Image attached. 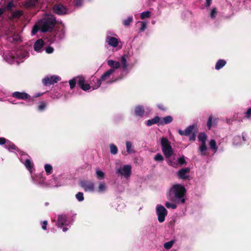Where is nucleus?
<instances>
[{
    "label": "nucleus",
    "instance_id": "obj_1",
    "mask_svg": "<svg viewBox=\"0 0 251 251\" xmlns=\"http://www.w3.org/2000/svg\"><path fill=\"white\" fill-rule=\"evenodd\" d=\"M55 24L56 19L54 15L52 14L46 15L33 26L31 35H34L39 30L42 32L50 31L54 28Z\"/></svg>",
    "mask_w": 251,
    "mask_h": 251
},
{
    "label": "nucleus",
    "instance_id": "obj_2",
    "mask_svg": "<svg viewBox=\"0 0 251 251\" xmlns=\"http://www.w3.org/2000/svg\"><path fill=\"white\" fill-rule=\"evenodd\" d=\"M185 188L179 184L172 186L167 194L168 199L171 201L183 203L185 202Z\"/></svg>",
    "mask_w": 251,
    "mask_h": 251
},
{
    "label": "nucleus",
    "instance_id": "obj_3",
    "mask_svg": "<svg viewBox=\"0 0 251 251\" xmlns=\"http://www.w3.org/2000/svg\"><path fill=\"white\" fill-rule=\"evenodd\" d=\"M115 71L113 69H110L105 72L100 79L96 76H92L90 79V84L92 90L98 89L101 84L102 82H106L107 83H112L115 82L118 79L110 80L111 76L115 73Z\"/></svg>",
    "mask_w": 251,
    "mask_h": 251
},
{
    "label": "nucleus",
    "instance_id": "obj_4",
    "mask_svg": "<svg viewBox=\"0 0 251 251\" xmlns=\"http://www.w3.org/2000/svg\"><path fill=\"white\" fill-rule=\"evenodd\" d=\"M14 52H8L3 56V58L6 62L10 64L16 63L19 64L20 62H23V59L28 56V53L25 51H20L15 56Z\"/></svg>",
    "mask_w": 251,
    "mask_h": 251
},
{
    "label": "nucleus",
    "instance_id": "obj_5",
    "mask_svg": "<svg viewBox=\"0 0 251 251\" xmlns=\"http://www.w3.org/2000/svg\"><path fill=\"white\" fill-rule=\"evenodd\" d=\"M79 86L84 91H88L91 88L89 84L85 83V80L83 76H78L76 78H74L69 80V84L71 89H73L75 85L76 82Z\"/></svg>",
    "mask_w": 251,
    "mask_h": 251
},
{
    "label": "nucleus",
    "instance_id": "obj_6",
    "mask_svg": "<svg viewBox=\"0 0 251 251\" xmlns=\"http://www.w3.org/2000/svg\"><path fill=\"white\" fill-rule=\"evenodd\" d=\"M197 130V126L196 125H192L188 126L185 130H182L178 129V133L182 136H189L190 135L189 140L195 141L196 139V132Z\"/></svg>",
    "mask_w": 251,
    "mask_h": 251
},
{
    "label": "nucleus",
    "instance_id": "obj_7",
    "mask_svg": "<svg viewBox=\"0 0 251 251\" xmlns=\"http://www.w3.org/2000/svg\"><path fill=\"white\" fill-rule=\"evenodd\" d=\"M161 145L162 152L166 158L171 157L173 154V151L168 139L162 137L161 139Z\"/></svg>",
    "mask_w": 251,
    "mask_h": 251
},
{
    "label": "nucleus",
    "instance_id": "obj_8",
    "mask_svg": "<svg viewBox=\"0 0 251 251\" xmlns=\"http://www.w3.org/2000/svg\"><path fill=\"white\" fill-rule=\"evenodd\" d=\"M20 161L25 165L26 168L31 174L32 173L33 163L30 160V157L25 152L22 151L19 152Z\"/></svg>",
    "mask_w": 251,
    "mask_h": 251
},
{
    "label": "nucleus",
    "instance_id": "obj_9",
    "mask_svg": "<svg viewBox=\"0 0 251 251\" xmlns=\"http://www.w3.org/2000/svg\"><path fill=\"white\" fill-rule=\"evenodd\" d=\"M116 173L118 176L128 178L131 173V166L130 165H124L117 169Z\"/></svg>",
    "mask_w": 251,
    "mask_h": 251
},
{
    "label": "nucleus",
    "instance_id": "obj_10",
    "mask_svg": "<svg viewBox=\"0 0 251 251\" xmlns=\"http://www.w3.org/2000/svg\"><path fill=\"white\" fill-rule=\"evenodd\" d=\"M156 212L158 221L160 223L163 222L168 213L166 209L163 205L158 204L156 206Z\"/></svg>",
    "mask_w": 251,
    "mask_h": 251
},
{
    "label": "nucleus",
    "instance_id": "obj_11",
    "mask_svg": "<svg viewBox=\"0 0 251 251\" xmlns=\"http://www.w3.org/2000/svg\"><path fill=\"white\" fill-rule=\"evenodd\" d=\"M54 13L57 15H62L70 13V11L63 5L55 4L53 7Z\"/></svg>",
    "mask_w": 251,
    "mask_h": 251
},
{
    "label": "nucleus",
    "instance_id": "obj_12",
    "mask_svg": "<svg viewBox=\"0 0 251 251\" xmlns=\"http://www.w3.org/2000/svg\"><path fill=\"white\" fill-rule=\"evenodd\" d=\"M60 79V78L59 76L52 75L50 77H45L43 79L42 82L45 85H50L57 83Z\"/></svg>",
    "mask_w": 251,
    "mask_h": 251
},
{
    "label": "nucleus",
    "instance_id": "obj_13",
    "mask_svg": "<svg viewBox=\"0 0 251 251\" xmlns=\"http://www.w3.org/2000/svg\"><path fill=\"white\" fill-rule=\"evenodd\" d=\"M80 185L86 192H92L94 191V183L92 182L82 180L80 182Z\"/></svg>",
    "mask_w": 251,
    "mask_h": 251
},
{
    "label": "nucleus",
    "instance_id": "obj_14",
    "mask_svg": "<svg viewBox=\"0 0 251 251\" xmlns=\"http://www.w3.org/2000/svg\"><path fill=\"white\" fill-rule=\"evenodd\" d=\"M106 42L110 46L116 48L118 46L119 43H120V41L114 37H111L110 35H107L106 38Z\"/></svg>",
    "mask_w": 251,
    "mask_h": 251
},
{
    "label": "nucleus",
    "instance_id": "obj_15",
    "mask_svg": "<svg viewBox=\"0 0 251 251\" xmlns=\"http://www.w3.org/2000/svg\"><path fill=\"white\" fill-rule=\"evenodd\" d=\"M70 222L68 220L67 217L65 215H59L57 226L58 227H61L62 226H67L69 225Z\"/></svg>",
    "mask_w": 251,
    "mask_h": 251
},
{
    "label": "nucleus",
    "instance_id": "obj_16",
    "mask_svg": "<svg viewBox=\"0 0 251 251\" xmlns=\"http://www.w3.org/2000/svg\"><path fill=\"white\" fill-rule=\"evenodd\" d=\"M190 169L189 168H182L177 172L178 177L182 179H186L189 177Z\"/></svg>",
    "mask_w": 251,
    "mask_h": 251
},
{
    "label": "nucleus",
    "instance_id": "obj_17",
    "mask_svg": "<svg viewBox=\"0 0 251 251\" xmlns=\"http://www.w3.org/2000/svg\"><path fill=\"white\" fill-rule=\"evenodd\" d=\"M37 178L39 179V180L38 182H36L34 180V179L33 178L34 182L35 183L38 184L42 186H50V187L56 186V185L53 183L52 181L50 183H47L45 180V178L42 177L41 175H39L37 176Z\"/></svg>",
    "mask_w": 251,
    "mask_h": 251
},
{
    "label": "nucleus",
    "instance_id": "obj_18",
    "mask_svg": "<svg viewBox=\"0 0 251 251\" xmlns=\"http://www.w3.org/2000/svg\"><path fill=\"white\" fill-rule=\"evenodd\" d=\"M12 96L14 98L24 100L28 99L29 98V95L24 92H15L12 93Z\"/></svg>",
    "mask_w": 251,
    "mask_h": 251
},
{
    "label": "nucleus",
    "instance_id": "obj_19",
    "mask_svg": "<svg viewBox=\"0 0 251 251\" xmlns=\"http://www.w3.org/2000/svg\"><path fill=\"white\" fill-rule=\"evenodd\" d=\"M44 42L42 39H39L34 44V49L37 52H41L42 50Z\"/></svg>",
    "mask_w": 251,
    "mask_h": 251
},
{
    "label": "nucleus",
    "instance_id": "obj_20",
    "mask_svg": "<svg viewBox=\"0 0 251 251\" xmlns=\"http://www.w3.org/2000/svg\"><path fill=\"white\" fill-rule=\"evenodd\" d=\"M121 66L122 67V73H125L126 74L128 73L127 71V67L128 64L126 61V56L124 55L122 56L121 59Z\"/></svg>",
    "mask_w": 251,
    "mask_h": 251
},
{
    "label": "nucleus",
    "instance_id": "obj_21",
    "mask_svg": "<svg viewBox=\"0 0 251 251\" xmlns=\"http://www.w3.org/2000/svg\"><path fill=\"white\" fill-rule=\"evenodd\" d=\"M218 122V119L213 118L212 116H210L207 122V126L208 129H210L212 126H216Z\"/></svg>",
    "mask_w": 251,
    "mask_h": 251
},
{
    "label": "nucleus",
    "instance_id": "obj_22",
    "mask_svg": "<svg viewBox=\"0 0 251 251\" xmlns=\"http://www.w3.org/2000/svg\"><path fill=\"white\" fill-rule=\"evenodd\" d=\"M107 64L111 69H113L115 70V69L119 68L120 67V63L119 62L111 59L107 61Z\"/></svg>",
    "mask_w": 251,
    "mask_h": 251
},
{
    "label": "nucleus",
    "instance_id": "obj_23",
    "mask_svg": "<svg viewBox=\"0 0 251 251\" xmlns=\"http://www.w3.org/2000/svg\"><path fill=\"white\" fill-rule=\"evenodd\" d=\"M23 14V12L20 10H17L15 11H13L11 13V16L9 17V19L11 20L18 19L21 17Z\"/></svg>",
    "mask_w": 251,
    "mask_h": 251
},
{
    "label": "nucleus",
    "instance_id": "obj_24",
    "mask_svg": "<svg viewBox=\"0 0 251 251\" xmlns=\"http://www.w3.org/2000/svg\"><path fill=\"white\" fill-rule=\"evenodd\" d=\"M160 118L158 116H156L153 119L148 120L146 122V124L148 126H151L154 124L158 123L160 124Z\"/></svg>",
    "mask_w": 251,
    "mask_h": 251
},
{
    "label": "nucleus",
    "instance_id": "obj_25",
    "mask_svg": "<svg viewBox=\"0 0 251 251\" xmlns=\"http://www.w3.org/2000/svg\"><path fill=\"white\" fill-rule=\"evenodd\" d=\"M173 121V118L171 116H167L164 118H160V125H163L168 124Z\"/></svg>",
    "mask_w": 251,
    "mask_h": 251
},
{
    "label": "nucleus",
    "instance_id": "obj_26",
    "mask_svg": "<svg viewBox=\"0 0 251 251\" xmlns=\"http://www.w3.org/2000/svg\"><path fill=\"white\" fill-rule=\"evenodd\" d=\"M65 35V29L64 27L59 28L58 31L56 33V37L59 39H61L64 38Z\"/></svg>",
    "mask_w": 251,
    "mask_h": 251
},
{
    "label": "nucleus",
    "instance_id": "obj_27",
    "mask_svg": "<svg viewBox=\"0 0 251 251\" xmlns=\"http://www.w3.org/2000/svg\"><path fill=\"white\" fill-rule=\"evenodd\" d=\"M210 149L216 153L218 151V147L216 145V141L214 139H211L209 142Z\"/></svg>",
    "mask_w": 251,
    "mask_h": 251
},
{
    "label": "nucleus",
    "instance_id": "obj_28",
    "mask_svg": "<svg viewBox=\"0 0 251 251\" xmlns=\"http://www.w3.org/2000/svg\"><path fill=\"white\" fill-rule=\"evenodd\" d=\"M126 151L129 154L134 153L135 151L132 143L130 141H126Z\"/></svg>",
    "mask_w": 251,
    "mask_h": 251
},
{
    "label": "nucleus",
    "instance_id": "obj_29",
    "mask_svg": "<svg viewBox=\"0 0 251 251\" xmlns=\"http://www.w3.org/2000/svg\"><path fill=\"white\" fill-rule=\"evenodd\" d=\"M135 113L137 116L141 117L144 113V109L142 106L139 105L135 108Z\"/></svg>",
    "mask_w": 251,
    "mask_h": 251
},
{
    "label": "nucleus",
    "instance_id": "obj_30",
    "mask_svg": "<svg viewBox=\"0 0 251 251\" xmlns=\"http://www.w3.org/2000/svg\"><path fill=\"white\" fill-rule=\"evenodd\" d=\"M38 0H27L25 3V6L27 7H32L38 3Z\"/></svg>",
    "mask_w": 251,
    "mask_h": 251
},
{
    "label": "nucleus",
    "instance_id": "obj_31",
    "mask_svg": "<svg viewBox=\"0 0 251 251\" xmlns=\"http://www.w3.org/2000/svg\"><path fill=\"white\" fill-rule=\"evenodd\" d=\"M207 148L206 146V143L201 144L199 148V151L201 152V154L202 156H205L206 155L205 151Z\"/></svg>",
    "mask_w": 251,
    "mask_h": 251
},
{
    "label": "nucleus",
    "instance_id": "obj_32",
    "mask_svg": "<svg viewBox=\"0 0 251 251\" xmlns=\"http://www.w3.org/2000/svg\"><path fill=\"white\" fill-rule=\"evenodd\" d=\"M226 64V61L224 59H220L219 60L216 65H215V69L217 70H219L222 68H223Z\"/></svg>",
    "mask_w": 251,
    "mask_h": 251
},
{
    "label": "nucleus",
    "instance_id": "obj_33",
    "mask_svg": "<svg viewBox=\"0 0 251 251\" xmlns=\"http://www.w3.org/2000/svg\"><path fill=\"white\" fill-rule=\"evenodd\" d=\"M207 138V135L203 132H201L199 133L198 136V139L201 144L206 143V140Z\"/></svg>",
    "mask_w": 251,
    "mask_h": 251
},
{
    "label": "nucleus",
    "instance_id": "obj_34",
    "mask_svg": "<svg viewBox=\"0 0 251 251\" xmlns=\"http://www.w3.org/2000/svg\"><path fill=\"white\" fill-rule=\"evenodd\" d=\"M5 147L9 151H10L11 150L15 151L17 150L16 147L15 146V145L13 143H11L9 141H6Z\"/></svg>",
    "mask_w": 251,
    "mask_h": 251
},
{
    "label": "nucleus",
    "instance_id": "obj_35",
    "mask_svg": "<svg viewBox=\"0 0 251 251\" xmlns=\"http://www.w3.org/2000/svg\"><path fill=\"white\" fill-rule=\"evenodd\" d=\"M96 176L98 179L101 180L104 177V173L100 169H97L96 171Z\"/></svg>",
    "mask_w": 251,
    "mask_h": 251
},
{
    "label": "nucleus",
    "instance_id": "obj_36",
    "mask_svg": "<svg viewBox=\"0 0 251 251\" xmlns=\"http://www.w3.org/2000/svg\"><path fill=\"white\" fill-rule=\"evenodd\" d=\"M175 160V159L174 157L171 158V157H170L166 158V161H167L168 164L169 165L173 166V167H175L176 165V163Z\"/></svg>",
    "mask_w": 251,
    "mask_h": 251
},
{
    "label": "nucleus",
    "instance_id": "obj_37",
    "mask_svg": "<svg viewBox=\"0 0 251 251\" xmlns=\"http://www.w3.org/2000/svg\"><path fill=\"white\" fill-rule=\"evenodd\" d=\"M106 189V186L104 182H100L99 184L98 189L97 190L99 193H102L105 191Z\"/></svg>",
    "mask_w": 251,
    "mask_h": 251
},
{
    "label": "nucleus",
    "instance_id": "obj_38",
    "mask_svg": "<svg viewBox=\"0 0 251 251\" xmlns=\"http://www.w3.org/2000/svg\"><path fill=\"white\" fill-rule=\"evenodd\" d=\"M44 168L47 175H50L52 173V167L50 165L47 164L45 165Z\"/></svg>",
    "mask_w": 251,
    "mask_h": 251
},
{
    "label": "nucleus",
    "instance_id": "obj_39",
    "mask_svg": "<svg viewBox=\"0 0 251 251\" xmlns=\"http://www.w3.org/2000/svg\"><path fill=\"white\" fill-rule=\"evenodd\" d=\"M110 152L113 154H116L118 151L117 147L114 144H111L110 145Z\"/></svg>",
    "mask_w": 251,
    "mask_h": 251
},
{
    "label": "nucleus",
    "instance_id": "obj_40",
    "mask_svg": "<svg viewBox=\"0 0 251 251\" xmlns=\"http://www.w3.org/2000/svg\"><path fill=\"white\" fill-rule=\"evenodd\" d=\"M150 14L151 12L149 11L143 12L141 13V18L142 19H144L147 18H149L150 17Z\"/></svg>",
    "mask_w": 251,
    "mask_h": 251
},
{
    "label": "nucleus",
    "instance_id": "obj_41",
    "mask_svg": "<svg viewBox=\"0 0 251 251\" xmlns=\"http://www.w3.org/2000/svg\"><path fill=\"white\" fill-rule=\"evenodd\" d=\"M165 206L167 208H172V209H176L177 207V205L175 203H172L168 201H166L165 202Z\"/></svg>",
    "mask_w": 251,
    "mask_h": 251
},
{
    "label": "nucleus",
    "instance_id": "obj_42",
    "mask_svg": "<svg viewBox=\"0 0 251 251\" xmlns=\"http://www.w3.org/2000/svg\"><path fill=\"white\" fill-rule=\"evenodd\" d=\"M241 143V138L240 136H235L233 139V144L235 145L240 144Z\"/></svg>",
    "mask_w": 251,
    "mask_h": 251
},
{
    "label": "nucleus",
    "instance_id": "obj_43",
    "mask_svg": "<svg viewBox=\"0 0 251 251\" xmlns=\"http://www.w3.org/2000/svg\"><path fill=\"white\" fill-rule=\"evenodd\" d=\"M75 197L79 201H81L84 200L83 194L82 192L77 193L75 195Z\"/></svg>",
    "mask_w": 251,
    "mask_h": 251
},
{
    "label": "nucleus",
    "instance_id": "obj_44",
    "mask_svg": "<svg viewBox=\"0 0 251 251\" xmlns=\"http://www.w3.org/2000/svg\"><path fill=\"white\" fill-rule=\"evenodd\" d=\"M132 16L128 17L126 19L124 20L123 24L126 26L129 25L130 23L132 22Z\"/></svg>",
    "mask_w": 251,
    "mask_h": 251
},
{
    "label": "nucleus",
    "instance_id": "obj_45",
    "mask_svg": "<svg viewBox=\"0 0 251 251\" xmlns=\"http://www.w3.org/2000/svg\"><path fill=\"white\" fill-rule=\"evenodd\" d=\"M156 161L161 162L163 160V157L160 153H157L154 158Z\"/></svg>",
    "mask_w": 251,
    "mask_h": 251
},
{
    "label": "nucleus",
    "instance_id": "obj_46",
    "mask_svg": "<svg viewBox=\"0 0 251 251\" xmlns=\"http://www.w3.org/2000/svg\"><path fill=\"white\" fill-rule=\"evenodd\" d=\"M217 14V10L216 8L214 7L212 9L211 13H210V17L211 18L214 19L216 17V16Z\"/></svg>",
    "mask_w": 251,
    "mask_h": 251
},
{
    "label": "nucleus",
    "instance_id": "obj_47",
    "mask_svg": "<svg viewBox=\"0 0 251 251\" xmlns=\"http://www.w3.org/2000/svg\"><path fill=\"white\" fill-rule=\"evenodd\" d=\"M173 244H174V241H171L165 243L164 245V247L166 249H169L172 247Z\"/></svg>",
    "mask_w": 251,
    "mask_h": 251
},
{
    "label": "nucleus",
    "instance_id": "obj_48",
    "mask_svg": "<svg viewBox=\"0 0 251 251\" xmlns=\"http://www.w3.org/2000/svg\"><path fill=\"white\" fill-rule=\"evenodd\" d=\"M147 27V23L145 22H141V27L140 30L141 32L144 31Z\"/></svg>",
    "mask_w": 251,
    "mask_h": 251
},
{
    "label": "nucleus",
    "instance_id": "obj_49",
    "mask_svg": "<svg viewBox=\"0 0 251 251\" xmlns=\"http://www.w3.org/2000/svg\"><path fill=\"white\" fill-rule=\"evenodd\" d=\"M177 164L179 165H181L183 164H185V160L184 157L183 156L179 157L177 160Z\"/></svg>",
    "mask_w": 251,
    "mask_h": 251
},
{
    "label": "nucleus",
    "instance_id": "obj_50",
    "mask_svg": "<svg viewBox=\"0 0 251 251\" xmlns=\"http://www.w3.org/2000/svg\"><path fill=\"white\" fill-rule=\"evenodd\" d=\"M83 3V0H76L74 1V4L75 6L77 7H80Z\"/></svg>",
    "mask_w": 251,
    "mask_h": 251
},
{
    "label": "nucleus",
    "instance_id": "obj_51",
    "mask_svg": "<svg viewBox=\"0 0 251 251\" xmlns=\"http://www.w3.org/2000/svg\"><path fill=\"white\" fill-rule=\"evenodd\" d=\"M46 106L44 102H41L38 106V110L40 111H43L45 109Z\"/></svg>",
    "mask_w": 251,
    "mask_h": 251
},
{
    "label": "nucleus",
    "instance_id": "obj_52",
    "mask_svg": "<svg viewBox=\"0 0 251 251\" xmlns=\"http://www.w3.org/2000/svg\"><path fill=\"white\" fill-rule=\"evenodd\" d=\"M245 118H251V108H249L246 112L245 113Z\"/></svg>",
    "mask_w": 251,
    "mask_h": 251
},
{
    "label": "nucleus",
    "instance_id": "obj_53",
    "mask_svg": "<svg viewBox=\"0 0 251 251\" xmlns=\"http://www.w3.org/2000/svg\"><path fill=\"white\" fill-rule=\"evenodd\" d=\"M45 50L47 53H51L53 52L54 49L52 47L48 46L46 48Z\"/></svg>",
    "mask_w": 251,
    "mask_h": 251
},
{
    "label": "nucleus",
    "instance_id": "obj_54",
    "mask_svg": "<svg viewBox=\"0 0 251 251\" xmlns=\"http://www.w3.org/2000/svg\"><path fill=\"white\" fill-rule=\"evenodd\" d=\"M47 221H44L42 223V228L43 230H46L47 229Z\"/></svg>",
    "mask_w": 251,
    "mask_h": 251
},
{
    "label": "nucleus",
    "instance_id": "obj_55",
    "mask_svg": "<svg viewBox=\"0 0 251 251\" xmlns=\"http://www.w3.org/2000/svg\"><path fill=\"white\" fill-rule=\"evenodd\" d=\"M6 140L4 138L0 137V145H2L5 144Z\"/></svg>",
    "mask_w": 251,
    "mask_h": 251
},
{
    "label": "nucleus",
    "instance_id": "obj_56",
    "mask_svg": "<svg viewBox=\"0 0 251 251\" xmlns=\"http://www.w3.org/2000/svg\"><path fill=\"white\" fill-rule=\"evenodd\" d=\"M212 2V0H206L205 6L209 7Z\"/></svg>",
    "mask_w": 251,
    "mask_h": 251
},
{
    "label": "nucleus",
    "instance_id": "obj_57",
    "mask_svg": "<svg viewBox=\"0 0 251 251\" xmlns=\"http://www.w3.org/2000/svg\"><path fill=\"white\" fill-rule=\"evenodd\" d=\"M5 8H0V16L5 12Z\"/></svg>",
    "mask_w": 251,
    "mask_h": 251
},
{
    "label": "nucleus",
    "instance_id": "obj_58",
    "mask_svg": "<svg viewBox=\"0 0 251 251\" xmlns=\"http://www.w3.org/2000/svg\"><path fill=\"white\" fill-rule=\"evenodd\" d=\"M158 107L159 109H160L164 110V108H163V106L162 105H158Z\"/></svg>",
    "mask_w": 251,
    "mask_h": 251
},
{
    "label": "nucleus",
    "instance_id": "obj_59",
    "mask_svg": "<svg viewBox=\"0 0 251 251\" xmlns=\"http://www.w3.org/2000/svg\"><path fill=\"white\" fill-rule=\"evenodd\" d=\"M67 230H68V228H67V227H63V231L64 232H66V231H67Z\"/></svg>",
    "mask_w": 251,
    "mask_h": 251
},
{
    "label": "nucleus",
    "instance_id": "obj_60",
    "mask_svg": "<svg viewBox=\"0 0 251 251\" xmlns=\"http://www.w3.org/2000/svg\"><path fill=\"white\" fill-rule=\"evenodd\" d=\"M242 140L243 141H245V137L243 135L242 136Z\"/></svg>",
    "mask_w": 251,
    "mask_h": 251
},
{
    "label": "nucleus",
    "instance_id": "obj_61",
    "mask_svg": "<svg viewBox=\"0 0 251 251\" xmlns=\"http://www.w3.org/2000/svg\"><path fill=\"white\" fill-rule=\"evenodd\" d=\"M152 23L153 24H155V21H152Z\"/></svg>",
    "mask_w": 251,
    "mask_h": 251
},
{
    "label": "nucleus",
    "instance_id": "obj_62",
    "mask_svg": "<svg viewBox=\"0 0 251 251\" xmlns=\"http://www.w3.org/2000/svg\"><path fill=\"white\" fill-rule=\"evenodd\" d=\"M40 96V94H38V95H37L36 96V97H39Z\"/></svg>",
    "mask_w": 251,
    "mask_h": 251
},
{
    "label": "nucleus",
    "instance_id": "obj_63",
    "mask_svg": "<svg viewBox=\"0 0 251 251\" xmlns=\"http://www.w3.org/2000/svg\"><path fill=\"white\" fill-rule=\"evenodd\" d=\"M53 181H56L55 179V178H53Z\"/></svg>",
    "mask_w": 251,
    "mask_h": 251
}]
</instances>
